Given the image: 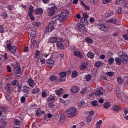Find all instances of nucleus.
Returning a JSON list of instances; mask_svg holds the SVG:
<instances>
[{"mask_svg":"<svg viewBox=\"0 0 128 128\" xmlns=\"http://www.w3.org/2000/svg\"><path fill=\"white\" fill-rule=\"evenodd\" d=\"M68 16V11L65 10L62 12L60 14L55 16L52 20V22L54 24L60 22H64Z\"/></svg>","mask_w":128,"mask_h":128,"instance_id":"f257e3e1","label":"nucleus"},{"mask_svg":"<svg viewBox=\"0 0 128 128\" xmlns=\"http://www.w3.org/2000/svg\"><path fill=\"white\" fill-rule=\"evenodd\" d=\"M118 57H116L115 58V62L117 66H120L122 62V64H126V62H128V55L126 53L124 52L123 51H120L118 54Z\"/></svg>","mask_w":128,"mask_h":128,"instance_id":"f03ea898","label":"nucleus"},{"mask_svg":"<svg viewBox=\"0 0 128 128\" xmlns=\"http://www.w3.org/2000/svg\"><path fill=\"white\" fill-rule=\"evenodd\" d=\"M64 40L62 38H58L56 36H53L50 38L48 40V42H52V44L56 43V46L57 48H64Z\"/></svg>","mask_w":128,"mask_h":128,"instance_id":"7ed1b4c3","label":"nucleus"},{"mask_svg":"<svg viewBox=\"0 0 128 128\" xmlns=\"http://www.w3.org/2000/svg\"><path fill=\"white\" fill-rule=\"evenodd\" d=\"M12 66L14 68V74L16 76L18 74H20L22 76L24 74V70H22L20 68V64L16 62L12 64Z\"/></svg>","mask_w":128,"mask_h":128,"instance_id":"20e7f679","label":"nucleus"},{"mask_svg":"<svg viewBox=\"0 0 128 128\" xmlns=\"http://www.w3.org/2000/svg\"><path fill=\"white\" fill-rule=\"evenodd\" d=\"M66 114L70 116L69 118H74L78 114V110L76 107H72L66 110Z\"/></svg>","mask_w":128,"mask_h":128,"instance_id":"39448f33","label":"nucleus"},{"mask_svg":"<svg viewBox=\"0 0 128 128\" xmlns=\"http://www.w3.org/2000/svg\"><path fill=\"white\" fill-rule=\"evenodd\" d=\"M50 7H48V16H52V14H54V12H56V10H57L56 6L54 3H51L49 4Z\"/></svg>","mask_w":128,"mask_h":128,"instance_id":"423d86ee","label":"nucleus"},{"mask_svg":"<svg viewBox=\"0 0 128 128\" xmlns=\"http://www.w3.org/2000/svg\"><path fill=\"white\" fill-rule=\"evenodd\" d=\"M54 24L56 23H54V22L49 23L44 32V34H50V32H52L54 30Z\"/></svg>","mask_w":128,"mask_h":128,"instance_id":"0eeeda50","label":"nucleus"},{"mask_svg":"<svg viewBox=\"0 0 128 128\" xmlns=\"http://www.w3.org/2000/svg\"><path fill=\"white\" fill-rule=\"evenodd\" d=\"M95 26H98L99 30H102V32H108V27L102 23L96 24Z\"/></svg>","mask_w":128,"mask_h":128,"instance_id":"6e6552de","label":"nucleus"},{"mask_svg":"<svg viewBox=\"0 0 128 128\" xmlns=\"http://www.w3.org/2000/svg\"><path fill=\"white\" fill-rule=\"evenodd\" d=\"M103 94L104 89H102V87L98 88L94 92L95 96H102Z\"/></svg>","mask_w":128,"mask_h":128,"instance_id":"1a4fd4ad","label":"nucleus"},{"mask_svg":"<svg viewBox=\"0 0 128 128\" xmlns=\"http://www.w3.org/2000/svg\"><path fill=\"white\" fill-rule=\"evenodd\" d=\"M36 28H32V29L30 30V36L32 39L34 38L36 36Z\"/></svg>","mask_w":128,"mask_h":128,"instance_id":"9d476101","label":"nucleus"},{"mask_svg":"<svg viewBox=\"0 0 128 128\" xmlns=\"http://www.w3.org/2000/svg\"><path fill=\"white\" fill-rule=\"evenodd\" d=\"M78 30L80 32H84V34L87 32L86 28V26H84V24H79Z\"/></svg>","mask_w":128,"mask_h":128,"instance_id":"9b49d317","label":"nucleus"},{"mask_svg":"<svg viewBox=\"0 0 128 128\" xmlns=\"http://www.w3.org/2000/svg\"><path fill=\"white\" fill-rule=\"evenodd\" d=\"M27 82L30 86H31V88H34V86H36V83H34V81L32 78H28Z\"/></svg>","mask_w":128,"mask_h":128,"instance_id":"f8f14e48","label":"nucleus"},{"mask_svg":"<svg viewBox=\"0 0 128 128\" xmlns=\"http://www.w3.org/2000/svg\"><path fill=\"white\" fill-rule=\"evenodd\" d=\"M7 43L6 44V48H16V46H12V42L11 40H7Z\"/></svg>","mask_w":128,"mask_h":128,"instance_id":"ddd939ff","label":"nucleus"},{"mask_svg":"<svg viewBox=\"0 0 128 128\" xmlns=\"http://www.w3.org/2000/svg\"><path fill=\"white\" fill-rule=\"evenodd\" d=\"M42 12H44V10H42V8H37L35 12V14L36 15L42 14Z\"/></svg>","mask_w":128,"mask_h":128,"instance_id":"4468645a","label":"nucleus"},{"mask_svg":"<svg viewBox=\"0 0 128 128\" xmlns=\"http://www.w3.org/2000/svg\"><path fill=\"white\" fill-rule=\"evenodd\" d=\"M74 55L75 56H78L79 58H83L82 54L78 51H74Z\"/></svg>","mask_w":128,"mask_h":128,"instance_id":"2eb2a0df","label":"nucleus"},{"mask_svg":"<svg viewBox=\"0 0 128 128\" xmlns=\"http://www.w3.org/2000/svg\"><path fill=\"white\" fill-rule=\"evenodd\" d=\"M40 92V89L39 88L35 87L32 92V94H38Z\"/></svg>","mask_w":128,"mask_h":128,"instance_id":"dca6fc26","label":"nucleus"},{"mask_svg":"<svg viewBox=\"0 0 128 128\" xmlns=\"http://www.w3.org/2000/svg\"><path fill=\"white\" fill-rule=\"evenodd\" d=\"M80 24H84V26H86V24H88V20L85 19L84 18H83L82 17L80 19Z\"/></svg>","mask_w":128,"mask_h":128,"instance_id":"f3484780","label":"nucleus"},{"mask_svg":"<svg viewBox=\"0 0 128 128\" xmlns=\"http://www.w3.org/2000/svg\"><path fill=\"white\" fill-rule=\"evenodd\" d=\"M55 92L56 96H62V88H60L58 90H56Z\"/></svg>","mask_w":128,"mask_h":128,"instance_id":"a211bd4d","label":"nucleus"},{"mask_svg":"<svg viewBox=\"0 0 128 128\" xmlns=\"http://www.w3.org/2000/svg\"><path fill=\"white\" fill-rule=\"evenodd\" d=\"M17 92H22V84L20 83H17Z\"/></svg>","mask_w":128,"mask_h":128,"instance_id":"6ab92c4d","label":"nucleus"},{"mask_svg":"<svg viewBox=\"0 0 128 128\" xmlns=\"http://www.w3.org/2000/svg\"><path fill=\"white\" fill-rule=\"evenodd\" d=\"M22 92L25 93L30 92V88L26 86H24L23 89L22 90Z\"/></svg>","mask_w":128,"mask_h":128,"instance_id":"aec40b11","label":"nucleus"},{"mask_svg":"<svg viewBox=\"0 0 128 128\" xmlns=\"http://www.w3.org/2000/svg\"><path fill=\"white\" fill-rule=\"evenodd\" d=\"M5 90H7V92H8L9 94H10V93L12 92V87H10V86L6 85L5 86Z\"/></svg>","mask_w":128,"mask_h":128,"instance_id":"412c9836","label":"nucleus"},{"mask_svg":"<svg viewBox=\"0 0 128 128\" xmlns=\"http://www.w3.org/2000/svg\"><path fill=\"white\" fill-rule=\"evenodd\" d=\"M7 119L6 116H3L2 118L1 119V122L2 124H4V126H6V124H8V122H6Z\"/></svg>","mask_w":128,"mask_h":128,"instance_id":"4be33fe9","label":"nucleus"},{"mask_svg":"<svg viewBox=\"0 0 128 128\" xmlns=\"http://www.w3.org/2000/svg\"><path fill=\"white\" fill-rule=\"evenodd\" d=\"M104 65V63L102 62L98 61L96 62L94 64L96 68H100V66H102Z\"/></svg>","mask_w":128,"mask_h":128,"instance_id":"5701e85b","label":"nucleus"},{"mask_svg":"<svg viewBox=\"0 0 128 128\" xmlns=\"http://www.w3.org/2000/svg\"><path fill=\"white\" fill-rule=\"evenodd\" d=\"M78 91V88L76 86H74L71 88V92H73V94H76V92Z\"/></svg>","mask_w":128,"mask_h":128,"instance_id":"b1692460","label":"nucleus"},{"mask_svg":"<svg viewBox=\"0 0 128 128\" xmlns=\"http://www.w3.org/2000/svg\"><path fill=\"white\" fill-rule=\"evenodd\" d=\"M47 102H51L52 100H56V98L52 96V95H50L47 98Z\"/></svg>","mask_w":128,"mask_h":128,"instance_id":"393cba45","label":"nucleus"},{"mask_svg":"<svg viewBox=\"0 0 128 128\" xmlns=\"http://www.w3.org/2000/svg\"><path fill=\"white\" fill-rule=\"evenodd\" d=\"M88 66V64L83 63L80 67V70H86Z\"/></svg>","mask_w":128,"mask_h":128,"instance_id":"a878e982","label":"nucleus"},{"mask_svg":"<svg viewBox=\"0 0 128 128\" xmlns=\"http://www.w3.org/2000/svg\"><path fill=\"white\" fill-rule=\"evenodd\" d=\"M78 108H84V106H86V104L84 103V101L81 100L79 104H78Z\"/></svg>","mask_w":128,"mask_h":128,"instance_id":"bb28decb","label":"nucleus"},{"mask_svg":"<svg viewBox=\"0 0 128 128\" xmlns=\"http://www.w3.org/2000/svg\"><path fill=\"white\" fill-rule=\"evenodd\" d=\"M56 82H66V78H62L61 77H58L56 78Z\"/></svg>","mask_w":128,"mask_h":128,"instance_id":"cd10ccee","label":"nucleus"},{"mask_svg":"<svg viewBox=\"0 0 128 128\" xmlns=\"http://www.w3.org/2000/svg\"><path fill=\"white\" fill-rule=\"evenodd\" d=\"M87 56H88L89 58H94V54L92 52H89L87 54Z\"/></svg>","mask_w":128,"mask_h":128,"instance_id":"c85d7f7f","label":"nucleus"},{"mask_svg":"<svg viewBox=\"0 0 128 128\" xmlns=\"http://www.w3.org/2000/svg\"><path fill=\"white\" fill-rule=\"evenodd\" d=\"M72 78H76L78 76V72L76 70H73L72 72V74L71 75Z\"/></svg>","mask_w":128,"mask_h":128,"instance_id":"c756f323","label":"nucleus"},{"mask_svg":"<svg viewBox=\"0 0 128 128\" xmlns=\"http://www.w3.org/2000/svg\"><path fill=\"white\" fill-rule=\"evenodd\" d=\"M41 96L42 98H46L48 96V94L46 90H42Z\"/></svg>","mask_w":128,"mask_h":128,"instance_id":"7c9ffc66","label":"nucleus"},{"mask_svg":"<svg viewBox=\"0 0 128 128\" xmlns=\"http://www.w3.org/2000/svg\"><path fill=\"white\" fill-rule=\"evenodd\" d=\"M47 64H54V60H52V58H50L48 60Z\"/></svg>","mask_w":128,"mask_h":128,"instance_id":"2f4dec72","label":"nucleus"},{"mask_svg":"<svg viewBox=\"0 0 128 128\" xmlns=\"http://www.w3.org/2000/svg\"><path fill=\"white\" fill-rule=\"evenodd\" d=\"M60 76L61 78H66V72H62L59 73Z\"/></svg>","mask_w":128,"mask_h":128,"instance_id":"473e14b6","label":"nucleus"},{"mask_svg":"<svg viewBox=\"0 0 128 128\" xmlns=\"http://www.w3.org/2000/svg\"><path fill=\"white\" fill-rule=\"evenodd\" d=\"M108 62L109 64H112L114 62V58H110L108 59Z\"/></svg>","mask_w":128,"mask_h":128,"instance_id":"72a5a7b5","label":"nucleus"},{"mask_svg":"<svg viewBox=\"0 0 128 128\" xmlns=\"http://www.w3.org/2000/svg\"><path fill=\"white\" fill-rule=\"evenodd\" d=\"M2 58H3V62L8 60V54L6 52L4 53V55H2Z\"/></svg>","mask_w":128,"mask_h":128,"instance_id":"f704fd0d","label":"nucleus"},{"mask_svg":"<svg viewBox=\"0 0 128 128\" xmlns=\"http://www.w3.org/2000/svg\"><path fill=\"white\" fill-rule=\"evenodd\" d=\"M117 82L119 83L120 84H124V80L120 76L117 78Z\"/></svg>","mask_w":128,"mask_h":128,"instance_id":"c9c22d12","label":"nucleus"},{"mask_svg":"<svg viewBox=\"0 0 128 128\" xmlns=\"http://www.w3.org/2000/svg\"><path fill=\"white\" fill-rule=\"evenodd\" d=\"M115 94L118 98H122V94H120V90H116Z\"/></svg>","mask_w":128,"mask_h":128,"instance_id":"e433bc0d","label":"nucleus"},{"mask_svg":"<svg viewBox=\"0 0 128 128\" xmlns=\"http://www.w3.org/2000/svg\"><path fill=\"white\" fill-rule=\"evenodd\" d=\"M110 106V104L109 102H106L104 104V108H108Z\"/></svg>","mask_w":128,"mask_h":128,"instance_id":"4c0bfd02","label":"nucleus"},{"mask_svg":"<svg viewBox=\"0 0 128 128\" xmlns=\"http://www.w3.org/2000/svg\"><path fill=\"white\" fill-rule=\"evenodd\" d=\"M106 76H114V72H106Z\"/></svg>","mask_w":128,"mask_h":128,"instance_id":"58836bf2","label":"nucleus"},{"mask_svg":"<svg viewBox=\"0 0 128 128\" xmlns=\"http://www.w3.org/2000/svg\"><path fill=\"white\" fill-rule=\"evenodd\" d=\"M85 79L86 80V82H89L92 80V75L90 74H88L85 76Z\"/></svg>","mask_w":128,"mask_h":128,"instance_id":"ea45409f","label":"nucleus"},{"mask_svg":"<svg viewBox=\"0 0 128 128\" xmlns=\"http://www.w3.org/2000/svg\"><path fill=\"white\" fill-rule=\"evenodd\" d=\"M85 40L86 42H89V44H92V42H94V40H92V39L90 37L86 38Z\"/></svg>","mask_w":128,"mask_h":128,"instance_id":"a19ab883","label":"nucleus"},{"mask_svg":"<svg viewBox=\"0 0 128 128\" xmlns=\"http://www.w3.org/2000/svg\"><path fill=\"white\" fill-rule=\"evenodd\" d=\"M33 12H28V14L29 16H30L31 20H34V15L32 14Z\"/></svg>","mask_w":128,"mask_h":128,"instance_id":"79ce46f5","label":"nucleus"},{"mask_svg":"<svg viewBox=\"0 0 128 128\" xmlns=\"http://www.w3.org/2000/svg\"><path fill=\"white\" fill-rule=\"evenodd\" d=\"M18 83V81L16 80H12V86H16Z\"/></svg>","mask_w":128,"mask_h":128,"instance_id":"37998d69","label":"nucleus"},{"mask_svg":"<svg viewBox=\"0 0 128 128\" xmlns=\"http://www.w3.org/2000/svg\"><path fill=\"white\" fill-rule=\"evenodd\" d=\"M49 80H50V82H56V76H52L50 78H49Z\"/></svg>","mask_w":128,"mask_h":128,"instance_id":"c03bdc74","label":"nucleus"},{"mask_svg":"<svg viewBox=\"0 0 128 128\" xmlns=\"http://www.w3.org/2000/svg\"><path fill=\"white\" fill-rule=\"evenodd\" d=\"M112 108L114 112H120V108H118V106H114Z\"/></svg>","mask_w":128,"mask_h":128,"instance_id":"a18cd8bd","label":"nucleus"},{"mask_svg":"<svg viewBox=\"0 0 128 128\" xmlns=\"http://www.w3.org/2000/svg\"><path fill=\"white\" fill-rule=\"evenodd\" d=\"M92 106H98V102L96 100L92 101L91 102Z\"/></svg>","mask_w":128,"mask_h":128,"instance_id":"49530a36","label":"nucleus"},{"mask_svg":"<svg viewBox=\"0 0 128 128\" xmlns=\"http://www.w3.org/2000/svg\"><path fill=\"white\" fill-rule=\"evenodd\" d=\"M117 12L119 14H124V11H122V8L121 7L118 8Z\"/></svg>","mask_w":128,"mask_h":128,"instance_id":"de8ad7c7","label":"nucleus"},{"mask_svg":"<svg viewBox=\"0 0 128 128\" xmlns=\"http://www.w3.org/2000/svg\"><path fill=\"white\" fill-rule=\"evenodd\" d=\"M33 26H36L37 28L40 26V22H34L32 23Z\"/></svg>","mask_w":128,"mask_h":128,"instance_id":"09e8293b","label":"nucleus"},{"mask_svg":"<svg viewBox=\"0 0 128 128\" xmlns=\"http://www.w3.org/2000/svg\"><path fill=\"white\" fill-rule=\"evenodd\" d=\"M1 16H2V18H8V14H6V12H3L1 14Z\"/></svg>","mask_w":128,"mask_h":128,"instance_id":"8fccbe9b","label":"nucleus"},{"mask_svg":"<svg viewBox=\"0 0 128 128\" xmlns=\"http://www.w3.org/2000/svg\"><path fill=\"white\" fill-rule=\"evenodd\" d=\"M48 106L49 108H53L54 106V104L53 102H50L48 104Z\"/></svg>","mask_w":128,"mask_h":128,"instance_id":"3c124183","label":"nucleus"},{"mask_svg":"<svg viewBox=\"0 0 128 128\" xmlns=\"http://www.w3.org/2000/svg\"><path fill=\"white\" fill-rule=\"evenodd\" d=\"M108 22H112L114 24H116V19H110L108 20Z\"/></svg>","mask_w":128,"mask_h":128,"instance_id":"603ef678","label":"nucleus"},{"mask_svg":"<svg viewBox=\"0 0 128 128\" xmlns=\"http://www.w3.org/2000/svg\"><path fill=\"white\" fill-rule=\"evenodd\" d=\"M122 38L125 40H128V30H127V34H123Z\"/></svg>","mask_w":128,"mask_h":128,"instance_id":"864d4df0","label":"nucleus"},{"mask_svg":"<svg viewBox=\"0 0 128 128\" xmlns=\"http://www.w3.org/2000/svg\"><path fill=\"white\" fill-rule=\"evenodd\" d=\"M112 0H102V4H110Z\"/></svg>","mask_w":128,"mask_h":128,"instance_id":"5fc2aeb1","label":"nucleus"},{"mask_svg":"<svg viewBox=\"0 0 128 128\" xmlns=\"http://www.w3.org/2000/svg\"><path fill=\"white\" fill-rule=\"evenodd\" d=\"M82 18H85L86 20H88V16L86 12H84L82 14Z\"/></svg>","mask_w":128,"mask_h":128,"instance_id":"6e6d98bb","label":"nucleus"},{"mask_svg":"<svg viewBox=\"0 0 128 128\" xmlns=\"http://www.w3.org/2000/svg\"><path fill=\"white\" fill-rule=\"evenodd\" d=\"M28 10L29 11L28 12H34V6H30Z\"/></svg>","mask_w":128,"mask_h":128,"instance_id":"4d7b16f0","label":"nucleus"},{"mask_svg":"<svg viewBox=\"0 0 128 128\" xmlns=\"http://www.w3.org/2000/svg\"><path fill=\"white\" fill-rule=\"evenodd\" d=\"M5 98L7 100H10V94H5Z\"/></svg>","mask_w":128,"mask_h":128,"instance_id":"13d9d810","label":"nucleus"},{"mask_svg":"<svg viewBox=\"0 0 128 128\" xmlns=\"http://www.w3.org/2000/svg\"><path fill=\"white\" fill-rule=\"evenodd\" d=\"M8 50L11 54H14V52H16V49L15 48H9Z\"/></svg>","mask_w":128,"mask_h":128,"instance_id":"bf43d9fd","label":"nucleus"},{"mask_svg":"<svg viewBox=\"0 0 128 128\" xmlns=\"http://www.w3.org/2000/svg\"><path fill=\"white\" fill-rule=\"evenodd\" d=\"M39 55H40V50H37L36 52L34 58H38V56Z\"/></svg>","mask_w":128,"mask_h":128,"instance_id":"052dcab7","label":"nucleus"},{"mask_svg":"<svg viewBox=\"0 0 128 128\" xmlns=\"http://www.w3.org/2000/svg\"><path fill=\"white\" fill-rule=\"evenodd\" d=\"M40 109H38L36 112V116H40Z\"/></svg>","mask_w":128,"mask_h":128,"instance_id":"680f3d73","label":"nucleus"},{"mask_svg":"<svg viewBox=\"0 0 128 128\" xmlns=\"http://www.w3.org/2000/svg\"><path fill=\"white\" fill-rule=\"evenodd\" d=\"M30 107L31 108H32L33 110H36V104H32L30 106Z\"/></svg>","mask_w":128,"mask_h":128,"instance_id":"e2e57ef3","label":"nucleus"},{"mask_svg":"<svg viewBox=\"0 0 128 128\" xmlns=\"http://www.w3.org/2000/svg\"><path fill=\"white\" fill-rule=\"evenodd\" d=\"M64 118H65L64 115L62 114H61L60 116V122H62V120H64Z\"/></svg>","mask_w":128,"mask_h":128,"instance_id":"0e129e2a","label":"nucleus"},{"mask_svg":"<svg viewBox=\"0 0 128 128\" xmlns=\"http://www.w3.org/2000/svg\"><path fill=\"white\" fill-rule=\"evenodd\" d=\"M0 112L2 114V112H6V109L4 107H0Z\"/></svg>","mask_w":128,"mask_h":128,"instance_id":"69168bd1","label":"nucleus"},{"mask_svg":"<svg viewBox=\"0 0 128 128\" xmlns=\"http://www.w3.org/2000/svg\"><path fill=\"white\" fill-rule=\"evenodd\" d=\"M92 116H88L87 118V122H92Z\"/></svg>","mask_w":128,"mask_h":128,"instance_id":"338daca9","label":"nucleus"},{"mask_svg":"<svg viewBox=\"0 0 128 128\" xmlns=\"http://www.w3.org/2000/svg\"><path fill=\"white\" fill-rule=\"evenodd\" d=\"M112 36H115V37L118 36V32H116L112 34Z\"/></svg>","mask_w":128,"mask_h":128,"instance_id":"774afa93","label":"nucleus"}]
</instances>
